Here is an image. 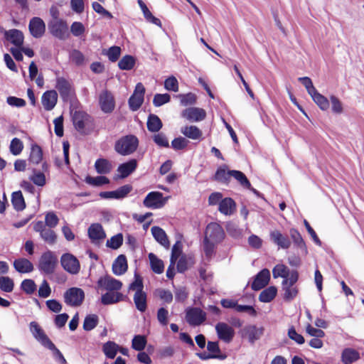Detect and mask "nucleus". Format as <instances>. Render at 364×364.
<instances>
[{"label":"nucleus","mask_w":364,"mask_h":364,"mask_svg":"<svg viewBox=\"0 0 364 364\" xmlns=\"http://www.w3.org/2000/svg\"><path fill=\"white\" fill-rule=\"evenodd\" d=\"M139 145V140L136 136L132 134L121 137L115 143V151L122 156L129 155L134 153Z\"/></svg>","instance_id":"1"},{"label":"nucleus","mask_w":364,"mask_h":364,"mask_svg":"<svg viewBox=\"0 0 364 364\" xmlns=\"http://www.w3.org/2000/svg\"><path fill=\"white\" fill-rule=\"evenodd\" d=\"M58 264V257L50 250H48L42 254L38 262V269L41 272L46 274H51L54 272Z\"/></svg>","instance_id":"2"},{"label":"nucleus","mask_w":364,"mask_h":364,"mask_svg":"<svg viewBox=\"0 0 364 364\" xmlns=\"http://www.w3.org/2000/svg\"><path fill=\"white\" fill-rule=\"evenodd\" d=\"M48 30L54 37L60 40H65L69 36L66 21L58 17H55L49 22Z\"/></svg>","instance_id":"3"},{"label":"nucleus","mask_w":364,"mask_h":364,"mask_svg":"<svg viewBox=\"0 0 364 364\" xmlns=\"http://www.w3.org/2000/svg\"><path fill=\"white\" fill-rule=\"evenodd\" d=\"M168 197H164L163 193L159 191L149 193L143 201V205L151 209L161 208L165 205Z\"/></svg>","instance_id":"4"},{"label":"nucleus","mask_w":364,"mask_h":364,"mask_svg":"<svg viewBox=\"0 0 364 364\" xmlns=\"http://www.w3.org/2000/svg\"><path fill=\"white\" fill-rule=\"evenodd\" d=\"M122 287V283L111 276L106 275L99 278L97 282V291H119Z\"/></svg>","instance_id":"5"},{"label":"nucleus","mask_w":364,"mask_h":364,"mask_svg":"<svg viewBox=\"0 0 364 364\" xmlns=\"http://www.w3.org/2000/svg\"><path fill=\"white\" fill-rule=\"evenodd\" d=\"M84 299L85 293L80 288L72 287L64 293L65 302L71 306H78L81 305Z\"/></svg>","instance_id":"6"},{"label":"nucleus","mask_w":364,"mask_h":364,"mask_svg":"<svg viewBox=\"0 0 364 364\" xmlns=\"http://www.w3.org/2000/svg\"><path fill=\"white\" fill-rule=\"evenodd\" d=\"M205 319L206 314L200 308L193 307L186 311V320L190 326H200Z\"/></svg>","instance_id":"7"},{"label":"nucleus","mask_w":364,"mask_h":364,"mask_svg":"<svg viewBox=\"0 0 364 364\" xmlns=\"http://www.w3.org/2000/svg\"><path fill=\"white\" fill-rule=\"evenodd\" d=\"M225 237V232L223 228L216 223H210L206 227L205 239L215 243L223 241Z\"/></svg>","instance_id":"8"},{"label":"nucleus","mask_w":364,"mask_h":364,"mask_svg":"<svg viewBox=\"0 0 364 364\" xmlns=\"http://www.w3.org/2000/svg\"><path fill=\"white\" fill-rule=\"evenodd\" d=\"M72 119L75 128L80 133H85L86 127L92 122L91 117L84 111L77 110L73 112Z\"/></svg>","instance_id":"9"},{"label":"nucleus","mask_w":364,"mask_h":364,"mask_svg":"<svg viewBox=\"0 0 364 364\" xmlns=\"http://www.w3.org/2000/svg\"><path fill=\"white\" fill-rule=\"evenodd\" d=\"M60 263L63 269L72 274L80 272V265L76 257L70 253H65L61 256Z\"/></svg>","instance_id":"10"},{"label":"nucleus","mask_w":364,"mask_h":364,"mask_svg":"<svg viewBox=\"0 0 364 364\" xmlns=\"http://www.w3.org/2000/svg\"><path fill=\"white\" fill-rule=\"evenodd\" d=\"M145 88L142 83L139 82L135 87L133 94L129 99V105L132 111H136L144 102Z\"/></svg>","instance_id":"11"},{"label":"nucleus","mask_w":364,"mask_h":364,"mask_svg":"<svg viewBox=\"0 0 364 364\" xmlns=\"http://www.w3.org/2000/svg\"><path fill=\"white\" fill-rule=\"evenodd\" d=\"M215 331L219 339L226 343H230L235 336L232 326L225 322H219L215 325Z\"/></svg>","instance_id":"12"},{"label":"nucleus","mask_w":364,"mask_h":364,"mask_svg":"<svg viewBox=\"0 0 364 364\" xmlns=\"http://www.w3.org/2000/svg\"><path fill=\"white\" fill-rule=\"evenodd\" d=\"M99 104L103 112L111 113L115 107L112 94L107 90L102 91L99 96Z\"/></svg>","instance_id":"13"},{"label":"nucleus","mask_w":364,"mask_h":364,"mask_svg":"<svg viewBox=\"0 0 364 364\" xmlns=\"http://www.w3.org/2000/svg\"><path fill=\"white\" fill-rule=\"evenodd\" d=\"M270 279V272L268 269H263L255 277L251 287L255 291L263 289L268 284Z\"/></svg>","instance_id":"14"},{"label":"nucleus","mask_w":364,"mask_h":364,"mask_svg":"<svg viewBox=\"0 0 364 364\" xmlns=\"http://www.w3.org/2000/svg\"><path fill=\"white\" fill-rule=\"evenodd\" d=\"M30 331L33 336V337L41 343L42 346L44 347H47L48 345L52 346L51 341L47 336V335L44 333L43 330L41 328V326L35 321H32L30 323Z\"/></svg>","instance_id":"15"},{"label":"nucleus","mask_w":364,"mask_h":364,"mask_svg":"<svg viewBox=\"0 0 364 364\" xmlns=\"http://www.w3.org/2000/svg\"><path fill=\"white\" fill-rule=\"evenodd\" d=\"M28 28L31 34L36 38L42 37L46 31V24L39 17H33L30 20Z\"/></svg>","instance_id":"16"},{"label":"nucleus","mask_w":364,"mask_h":364,"mask_svg":"<svg viewBox=\"0 0 364 364\" xmlns=\"http://www.w3.org/2000/svg\"><path fill=\"white\" fill-rule=\"evenodd\" d=\"M205 111L198 107L187 108L182 112V117L191 122L202 121L205 118Z\"/></svg>","instance_id":"17"},{"label":"nucleus","mask_w":364,"mask_h":364,"mask_svg":"<svg viewBox=\"0 0 364 364\" xmlns=\"http://www.w3.org/2000/svg\"><path fill=\"white\" fill-rule=\"evenodd\" d=\"M58 102V93L55 90H48L41 97V103L46 111L52 110Z\"/></svg>","instance_id":"18"},{"label":"nucleus","mask_w":364,"mask_h":364,"mask_svg":"<svg viewBox=\"0 0 364 364\" xmlns=\"http://www.w3.org/2000/svg\"><path fill=\"white\" fill-rule=\"evenodd\" d=\"M55 87L63 100L65 101L69 98L71 94V85L65 78L57 77Z\"/></svg>","instance_id":"19"},{"label":"nucleus","mask_w":364,"mask_h":364,"mask_svg":"<svg viewBox=\"0 0 364 364\" xmlns=\"http://www.w3.org/2000/svg\"><path fill=\"white\" fill-rule=\"evenodd\" d=\"M124 295L119 291H107L101 296V303L103 305H111L124 300Z\"/></svg>","instance_id":"20"},{"label":"nucleus","mask_w":364,"mask_h":364,"mask_svg":"<svg viewBox=\"0 0 364 364\" xmlns=\"http://www.w3.org/2000/svg\"><path fill=\"white\" fill-rule=\"evenodd\" d=\"M242 332L244 336L248 338L249 341L253 343L262 336L264 328L262 327L258 328L255 325H250L245 327Z\"/></svg>","instance_id":"21"},{"label":"nucleus","mask_w":364,"mask_h":364,"mask_svg":"<svg viewBox=\"0 0 364 364\" xmlns=\"http://www.w3.org/2000/svg\"><path fill=\"white\" fill-rule=\"evenodd\" d=\"M154 239L162 246L168 248L170 246L169 240L165 231L158 226H153L151 229Z\"/></svg>","instance_id":"22"},{"label":"nucleus","mask_w":364,"mask_h":364,"mask_svg":"<svg viewBox=\"0 0 364 364\" xmlns=\"http://www.w3.org/2000/svg\"><path fill=\"white\" fill-rule=\"evenodd\" d=\"M137 167V161L131 159L129 161L119 166L117 171L120 173L119 178H124L135 171Z\"/></svg>","instance_id":"23"},{"label":"nucleus","mask_w":364,"mask_h":364,"mask_svg":"<svg viewBox=\"0 0 364 364\" xmlns=\"http://www.w3.org/2000/svg\"><path fill=\"white\" fill-rule=\"evenodd\" d=\"M127 258L124 255H119L112 264V272L115 275L119 276L127 270Z\"/></svg>","instance_id":"24"},{"label":"nucleus","mask_w":364,"mask_h":364,"mask_svg":"<svg viewBox=\"0 0 364 364\" xmlns=\"http://www.w3.org/2000/svg\"><path fill=\"white\" fill-rule=\"evenodd\" d=\"M271 240L282 249H288L291 245L289 238L283 235L279 231L274 230L270 233Z\"/></svg>","instance_id":"25"},{"label":"nucleus","mask_w":364,"mask_h":364,"mask_svg":"<svg viewBox=\"0 0 364 364\" xmlns=\"http://www.w3.org/2000/svg\"><path fill=\"white\" fill-rule=\"evenodd\" d=\"M14 267L19 273H29L33 270V264L26 258H19L14 261Z\"/></svg>","instance_id":"26"},{"label":"nucleus","mask_w":364,"mask_h":364,"mask_svg":"<svg viewBox=\"0 0 364 364\" xmlns=\"http://www.w3.org/2000/svg\"><path fill=\"white\" fill-rule=\"evenodd\" d=\"M6 38L16 47H20L23 43V34L17 29H11L5 33Z\"/></svg>","instance_id":"27"},{"label":"nucleus","mask_w":364,"mask_h":364,"mask_svg":"<svg viewBox=\"0 0 364 364\" xmlns=\"http://www.w3.org/2000/svg\"><path fill=\"white\" fill-rule=\"evenodd\" d=\"M133 300L136 309L143 313L147 309V294L145 291L135 292Z\"/></svg>","instance_id":"28"},{"label":"nucleus","mask_w":364,"mask_h":364,"mask_svg":"<svg viewBox=\"0 0 364 364\" xmlns=\"http://www.w3.org/2000/svg\"><path fill=\"white\" fill-rule=\"evenodd\" d=\"M236 208V204L235 201L231 198H225L219 203V211L225 215H232Z\"/></svg>","instance_id":"29"},{"label":"nucleus","mask_w":364,"mask_h":364,"mask_svg":"<svg viewBox=\"0 0 364 364\" xmlns=\"http://www.w3.org/2000/svg\"><path fill=\"white\" fill-rule=\"evenodd\" d=\"M88 235L91 240H100L105 237L102 226L99 223L92 224L88 228Z\"/></svg>","instance_id":"30"},{"label":"nucleus","mask_w":364,"mask_h":364,"mask_svg":"<svg viewBox=\"0 0 364 364\" xmlns=\"http://www.w3.org/2000/svg\"><path fill=\"white\" fill-rule=\"evenodd\" d=\"M360 358L359 353L350 348H345L341 353V360L344 364H350L358 360Z\"/></svg>","instance_id":"31"},{"label":"nucleus","mask_w":364,"mask_h":364,"mask_svg":"<svg viewBox=\"0 0 364 364\" xmlns=\"http://www.w3.org/2000/svg\"><path fill=\"white\" fill-rule=\"evenodd\" d=\"M289 235L294 245L304 254H307L306 245L299 231L295 228H291L289 230Z\"/></svg>","instance_id":"32"},{"label":"nucleus","mask_w":364,"mask_h":364,"mask_svg":"<svg viewBox=\"0 0 364 364\" xmlns=\"http://www.w3.org/2000/svg\"><path fill=\"white\" fill-rule=\"evenodd\" d=\"M96 171L100 174H107L112 170V163L106 159H98L95 163Z\"/></svg>","instance_id":"33"},{"label":"nucleus","mask_w":364,"mask_h":364,"mask_svg":"<svg viewBox=\"0 0 364 364\" xmlns=\"http://www.w3.org/2000/svg\"><path fill=\"white\" fill-rule=\"evenodd\" d=\"M181 132L186 137L197 140L202 136V132L196 126H185L181 129Z\"/></svg>","instance_id":"34"},{"label":"nucleus","mask_w":364,"mask_h":364,"mask_svg":"<svg viewBox=\"0 0 364 364\" xmlns=\"http://www.w3.org/2000/svg\"><path fill=\"white\" fill-rule=\"evenodd\" d=\"M149 259L151 270L156 274H161L164 270V264L161 259L154 253L149 254Z\"/></svg>","instance_id":"35"},{"label":"nucleus","mask_w":364,"mask_h":364,"mask_svg":"<svg viewBox=\"0 0 364 364\" xmlns=\"http://www.w3.org/2000/svg\"><path fill=\"white\" fill-rule=\"evenodd\" d=\"M146 125L148 130L151 132H158L163 126L160 118L157 115L153 114H149Z\"/></svg>","instance_id":"36"},{"label":"nucleus","mask_w":364,"mask_h":364,"mask_svg":"<svg viewBox=\"0 0 364 364\" xmlns=\"http://www.w3.org/2000/svg\"><path fill=\"white\" fill-rule=\"evenodd\" d=\"M11 203L17 211H21L26 208V203L21 191H15L11 195Z\"/></svg>","instance_id":"37"},{"label":"nucleus","mask_w":364,"mask_h":364,"mask_svg":"<svg viewBox=\"0 0 364 364\" xmlns=\"http://www.w3.org/2000/svg\"><path fill=\"white\" fill-rule=\"evenodd\" d=\"M119 350V346L113 341H107L102 346V351L105 356L109 359H114Z\"/></svg>","instance_id":"38"},{"label":"nucleus","mask_w":364,"mask_h":364,"mask_svg":"<svg viewBox=\"0 0 364 364\" xmlns=\"http://www.w3.org/2000/svg\"><path fill=\"white\" fill-rule=\"evenodd\" d=\"M277 293V289L275 287H269L260 293L259 300L264 303L270 302L275 298Z\"/></svg>","instance_id":"39"},{"label":"nucleus","mask_w":364,"mask_h":364,"mask_svg":"<svg viewBox=\"0 0 364 364\" xmlns=\"http://www.w3.org/2000/svg\"><path fill=\"white\" fill-rule=\"evenodd\" d=\"M43 159V151L41 148L34 144L31 145L29 161L34 164H38Z\"/></svg>","instance_id":"40"},{"label":"nucleus","mask_w":364,"mask_h":364,"mask_svg":"<svg viewBox=\"0 0 364 364\" xmlns=\"http://www.w3.org/2000/svg\"><path fill=\"white\" fill-rule=\"evenodd\" d=\"M282 289L284 291V299L286 301L292 300L298 294L297 288L293 285L287 284V281L282 282Z\"/></svg>","instance_id":"41"},{"label":"nucleus","mask_w":364,"mask_h":364,"mask_svg":"<svg viewBox=\"0 0 364 364\" xmlns=\"http://www.w3.org/2000/svg\"><path fill=\"white\" fill-rule=\"evenodd\" d=\"M314 102L322 109L326 110L329 107L328 99L316 90L315 94L310 95Z\"/></svg>","instance_id":"42"},{"label":"nucleus","mask_w":364,"mask_h":364,"mask_svg":"<svg viewBox=\"0 0 364 364\" xmlns=\"http://www.w3.org/2000/svg\"><path fill=\"white\" fill-rule=\"evenodd\" d=\"M135 65V59L130 55H126L119 61L118 66L122 70H130Z\"/></svg>","instance_id":"43"},{"label":"nucleus","mask_w":364,"mask_h":364,"mask_svg":"<svg viewBox=\"0 0 364 364\" xmlns=\"http://www.w3.org/2000/svg\"><path fill=\"white\" fill-rule=\"evenodd\" d=\"M98 316L96 314L87 315L83 322V329L90 331L94 329L98 323Z\"/></svg>","instance_id":"44"},{"label":"nucleus","mask_w":364,"mask_h":364,"mask_svg":"<svg viewBox=\"0 0 364 364\" xmlns=\"http://www.w3.org/2000/svg\"><path fill=\"white\" fill-rule=\"evenodd\" d=\"M70 60L72 63H75L77 66H80L85 64V55L78 50L74 49L70 53Z\"/></svg>","instance_id":"45"},{"label":"nucleus","mask_w":364,"mask_h":364,"mask_svg":"<svg viewBox=\"0 0 364 364\" xmlns=\"http://www.w3.org/2000/svg\"><path fill=\"white\" fill-rule=\"evenodd\" d=\"M23 149V144L18 138H14L10 143L9 151L14 156L19 155Z\"/></svg>","instance_id":"46"},{"label":"nucleus","mask_w":364,"mask_h":364,"mask_svg":"<svg viewBox=\"0 0 364 364\" xmlns=\"http://www.w3.org/2000/svg\"><path fill=\"white\" fill-rule=\"evenodd\" d=\"M33 175L29 177V180L38 186H43L46 183V176L43 173L33 169Z\"/></svg>","instance_id":"47"},{"label":"nucleus","mask_w":364,"mask_h":364,"mask_svg":"<svg viewBox=\"0 0 364 364\" xmlns=\"http://www.w3.org/2000/svg\"><path fill=\"white\" fill-rule=\"evenodd\" d=\"M231 176L235 178L242 186L246 188H250V183L246 176L240 171L232 170Z\"/></svg>","instance_id":"48"},{"label":"nucleus","mask_w":364,"mask_h":364,"mask_svg":"<svg viewBox=\"0 0 364 364\" xmlns=\"http://www.w3.org/2000/svg\"><path fill=\"white\" fill-rule=\"evenodd\" d=\"M146 345V339L144 336H135L132 342V347L137 351L143 350Z\"/></svg>","instance_id":"49"},{"label":"nucleus","mask_w":364,"mask_h":364,"mask_svg":"<svg viewBox=\"0 0 364 364\" xmlns=\"http://www.w3.org/2000/svg\"><path fill=\"white\" fill-rule=\"evenodd\" d=\"M154 142L160 147H169V143L166 135L163 132H158L152 136Z\"/></svg>","instance_id":"50"},{"label":"nucleus","mask_w":364,"mask_h":364,"mask_svg":"<svg viewBox=\"0 0 364 364\" xmlns=\"http://www.w3.org/2000/svg\"><path fill=\"white\" fill-rule=\"evenodd\" d=\"M40 235L49 245H53L56 242L57 235L52 228H47Z\"/></svg>","instance_id":"51"},{"label":"nucleus","mask_w":364,"mask_h":364,"mask_svg":"<svg viewBox=\"0 0 364 364\" xmlns=\"http://www.w3.org/2000/svg\"><path fill=\"white\" fill-rule=\"evenodd\" d=\"M154 296L159 297L166 303H171L173 300V294L171 291L164 289H157L154 291Z\"/></svg>","instance_id":"52"},{"label":"nucleus","mask_w":364,"mask_h":364,"mask_svg":"<svg viewBox=\"0 0 364 364\" xmlns=\"http://www.w3.org/2000/svg\"><path fill=\"white\" fill-rule=\"evenodd\" d=\"M123 243V236L122 234L118 233L114 236H112L109 240L107 241V246L113 250H117Z\"/></svg>","instance_id":"53"},{"label":"nucleus","mask_w":364,"mask_h":364,"mask_svg":"<svg viewBox=\"0 0 364 364\" xmlns=\"http://www.w3.org/2000/svg\"><path fill=\"white\" fill-rule=\"evenodd\" d=\"M86 183L94 186H100L109 183V180L103 176L92 177L87 176L85 179Z\"/></svg>","instance_id":"54"},{"label":"nucleus","mask_w":364,"mask_h":364,"mask_svg":"<svg viewBox=\"0 0 364 364\" xmlns=\"http://www.w3.org/2000/svg\"><path fill=\"white\" fill-rule=\"evenodd\" d=\"M14 281L9 277H0V289L7 293L14 289Z\"/></svg>","instance_id":"55"},{"label":"nucleus","mask_w":364,"mask_h":364,"mask_svg":"<svg viewBox=\"0 0 364 364\" xmlns=\"http://www.w3.org/2000/svg\"><path fill=\"white\" fill-rule=\"evenodd\" d=\"M121 50L120 47L114 46L106 50L104 54L107 56L111 62H116L121 55Z\"/></svg>","instance_id":"56"},{"label":"nucleus","mask_w":364,"mask_h":364,"mask_svg":"<svg viewBox=\"0 0 364 364\" xmlns=\"http://www.w3.org/2000/svg\"><path fill=\"white\" fill-rule=\"evenodd\" d=\"M274 278L289 277V269L284 264H277L272 269Z\"/></svg>","instance_id":"57"},{"label":"nucleus","mask_w":364,"mask_h":364,"mask_svg":"<svg viewBox=\"0 0 364 364\" xmlns=\"http://www.w3.org/2000/svg\"><path fill=\"white\" fill-rule=\"evenodd\" d=\"M21 288L27 294H32L36 290V284L33 280L26 279L21 282Z\"/></svg>","instance_id":"58"},{"label":"nucleus","mask_w":364,"mask_h":364,"mask_svg":"<svg viewBox=\"0 0 364 364\" xmlns=\"http://www.w3.org/2000/svg\"><path fill=\"white\" fill-rule=\"evenodd\" d=\"M178 97L180 99L181 104L183 106L192 105L196 101V95L191 92L178 95Z\"/></svg>","instance_id":"59"},{"label":"nucleus","mask_w":364,"mask_h":364,"mask_svg":"<svg viewBox=\"0 0 364 364\" xmlns=\"http://www.w3.org/2000/svg\"><path fill=\"white\" fill-rule=\"evenodd\" d=\"M171 100V97L168 94H156L154 97L153 104L155 107H159L163 105L168 103Z\"/></svg>","instance_id":"60"},{"label":"nucleus","mask_w":364,"mask_h":364,"mask_svg":"<svg viewBox=\"0 0 364 364\" xmlns=\"http://www.w3.org/2000/svg\"><path fill=\"white\" fill-rule=\"evenodd\" d=\"M182 245L181 242L177 241L173 246L171 250V255L170 259V262L171 264H175L178 257L181 254Z\"/></svg>","instance_id":"61"},{"label":"nucleus","mask_w":364,"mask_h":364,"mask_svg":"<svg viewBox=\"0 0 364 364\" xmlns=\"http://www.w3.org/2000/svg\"><path fill=\"white\" fill-rule=\"evenodd\" d=\"M188 143L189 141L188 139L182 136H179L175 138L171 141V146L174 150H181L185 149L188 146Z\"/></svg>","instance_id":"62"},{"label":"nucleus","mask_w":364,"mask_h":364,"mask_svg":"<svg viewBox=\"0 0 364 364\" xmlns=\"http://www.w3.org/2000/svg\"><path fill=\"white\" fill-rule=\"evenodd\" d=\"M288 336L289 338L296 342L299 345H301L304 343L305 339L304 336L299 333H298L294 327L291 326L288 330Z\"/></svg>","instance_id":"63"},{"label":"nucleus","mask_w":364,"mask_h":364,"mask_svg":"<svg viewBox=\"0 0 364 364\" xmlns=\"http://www.w3.org/2000/svg\"><path fill=\"white\" fill-rule=\"evenodd\" d=\"M164 87L168 91L177 92L178 90L177 79L173 76L168 77L164 82Z\"/></svg>","instance_id":"64"}]
</instances>
